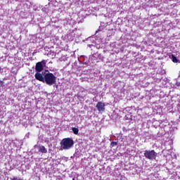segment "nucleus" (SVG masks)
<instances>
[{"mask_svg": "<svg viewBox=\"0 0 180 180\" xmlns=\"http://www.w3.org/2000/svg\"><path fill=\"white\" fill-rule=\"evenodd\" d=\"M111 147H116L117 146V142L116 141H112L110 143Z\"/></svg>", "mask_w": 180, "mask_h": 180, "instance_id": "9d476101", "label": "nucleus"}, {"mask_svg": "<svg viewBox=\"0 0 180 180\" xmlns=\"http://www.w3.org/2000/svg\"><path fill=\"white\" fill-rule=\"evenodd\" d=\"M60 144L63 150H70L74 146V141L71 138H66L61 141Z\"/></svg>", "mask_w": 180, "mask_h": 180, "instance_id": "f03ea898", "label": "nucleus"}, {"mask_svg": "<svg viewBox=\"0 0 180 180\" xmlns=\"http://www.w3.org/2000/svg\"><path fill=\"white\" fill-rule=\"evenodd\" d=\"M35 78L38 81H41V82H44V77H43V75L40 72L35 73Z\"/></svg>", "mask_w": 180, "mask_h": 180, "instance_id": "0eeeda50", "label": "nucleus"}, {"mask_svg": "<svg viewBox=\"0 0 180 180\" xmlns=\"http://www.w3.org/2000/svg\"><path fill=\"white\" fill-rule=\"evenodd\" d=\"M96 57H98V54L95 53V54L92 55L91 59L95 60V58H96Z\"/></svg>", "mask_w": 180, "mask_h": 180, "instance_id": "f8f14e48", "label": "nucleus"}, {"mask_svg": "<svg viewBox=\"0 0 180 180\" xmlns=\"http://www.w3.org/2000/svg\"><path fill=\"white\" fill-rule=\"evenodd\" d=\"M56 79L57 77H56L53 73L48 72V73L44 75V82H45L46 85L51 86V85H54V84H56Z\"/></svg>", "mask_w": 180, "mask_h": 180, "instance_id": "f257e3e1", "label": "nucleus"}, {"mask_svg": "<svg viewBox=\"0 0 180 180\" xmlns=\"http://www.w3.org/2000/svg\"><path fill=\"white\" fill-rule=\"evenodd\" d=\"M72 130L74 133V134H78L79 131V129H78V128H75V127H72Z\"/></svg>", "mask_w": 180, "mask_h": 180, "instance_id": "1a4fd4ad", "label": "nucleus"}, {"mask_svg": "<svg viewBox=\"0 0 180 180\" xmlns=\"http://www.w3.org/2000/svg\"><path fill=\"white\" fill-rule=\"evenodd\" d=\"M11 180H23V179L18 176H14L13 178H11Z\"/></svg>", "mask_w": 180, "mask_h": 180, "instance_id": "9b49d317", "label": "nucleus"}, {"mask_svg": "<svg viewBox=\"0 0 180 180\" xmlns=\"http://www.w3.org/2000/svg\"><path fill=\"white\" fill-rule=\"evenodd\" d=\"M46 64H47V60H43L41 62H38L36 64L35 70L37 72H41L42 70L44 69V67H46Z\"/></svg>", "mask_w": 180, "mask_h": 180, "instance_id": "20e7f679", "label": "nucleus"}, {"mask_svg": "<svg viewBox=\"0 0 180 180\" xmlns=\"http://www.w3.org/2000/svg\"><path fill=\"white\" fill-rule=\"evenodd\" d=\"M96 108L101 113H102V112H105V103H102L101 101L98 102L96 104Z\"/></svg>", "mask_w": 180, "mask_h": 180, "instance_id": "423d86ee", "label": "nucleus"}, {"mask_svg": "<svg viewBox=\"0 0 180 180\" xmlns=\"http://www.w3.org/2000/svg\"><path fill=\"white\" fill-rule=\"evenodd\" d=\"M35 148H37L39 153H41L42 154H47V148L42 145H35Z\"/></svg>", "mask_w": 180, "mask_h": 180, "instance_id": "39448f33", "label": "nucleus"}, {"mask_svg": "<svg viewBox=\"0 0 180 180\" xmlns=\"http://www.w3.org/2000/svg\"><path fill=\"white\" fill-rule=\"evenodd\" d=\"M50 146H51V144L49 145V147H50Z\"/></svg>", "mask_w": 180, "mask_h": 180, "instance_id": "ddd939ff", "label": "nucleus"}, {"mask_svg": "<svg viewBox=\"0 0 180 180\" xmlns=\"http://www.w3.org/2000/svg\"><path fill=\"white\" fill-rule=\"evenodd\" d=\"M158 154L155 152V150H145L144 151V157L147 159V160H150V161H153L154 160H155L156 157H157Z\"/></svg>", "mask_w": 180, "mask_h": 180, "instance_id": "7ed1b4c3", "label": "nucleus"}, {"mask_svg": "<svg viewBox=\"0 0 180 180\" xmlns=\"http://www.w3.org/2000/svg\"><path fill=\"white\" fill-rule=\"evenodd\" d=\"M72 180H75V179H72Z\"/></svg>", "mask_w": 180, "mask_h": 180, "instance_id": "4468645a", "label": "nucleus"}, {"mask_svg": "<svg viewBox=\"0 0 180 180\" xmlns=\"http://www.w3.org/2000/svg\"><path fill=\"white\" fill-rule=\"evenodd\" d=\"M171 60L173 61V63H179V60L175 57V56L172 55Z\"/></svg>", "mask_w": 180, "mask_h": 180, "instance_id": "6e6552de", "label": "nucleus"}]
</instances>
